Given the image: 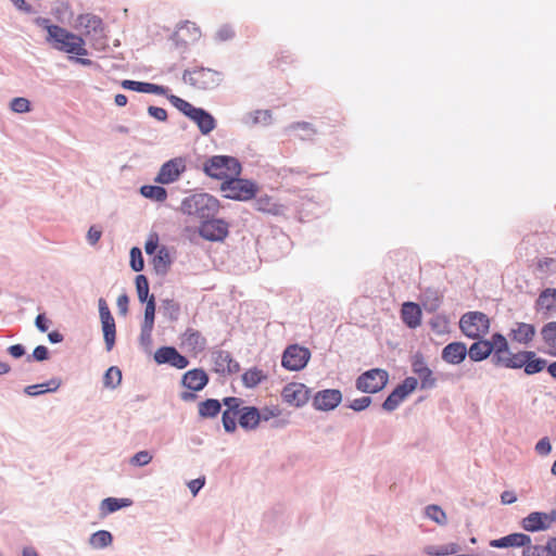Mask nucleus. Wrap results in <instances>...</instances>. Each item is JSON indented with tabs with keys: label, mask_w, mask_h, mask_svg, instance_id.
<instances>
[{
	"label": "nucleus",
	"mask_w": 556,
	"mask_h": 556,
	"mask_svg": "<svg viewBox=\"0 0 556 556\" xmlns=\"http://www.w3.org/2000/svg\"><path fill=\"white\" fill-rule=\"evenodd\" d=\"M342 400V394L337 389H327L316 393L313 405L319 410H331L336 408Z\"/></svg>",
	"instance_id": "dca6fc26"
},
{
	"label": "nucleus",
	"mask_w": 556,
	"mask_h": 556,
	"mask_svg": "<svg viewBox=\"0 0 556 556\" xmlns=\"http://www.w3.org/2000/svg\"><path fill=\"white\" fill-rule=\"evenodd\" d=\"M459 549L458 544L456 543H448L445 545L440 546H430L428 548V554L432 556H447V555H454Z\"/></svg>",
	"instance_id": "de8ad7c7"
},
{
	"label": "nucleus",
	"mask_w": 556,
	"mask_h": 556,
	"mask_svg": "<svg viewBox=\"0 0 556 556\" xmlns=\"http://www.w3.org/2000/svg\"><path fill=\"white\" fill-rule=\"evenodd\" d=\"M190 119L198 125L203 135L210 134L216 126L214 117L208 112L200 108L197 110V113L190 117Z\"/></svg>",
	"instance_id": "c85d7f7f"
},
{
	"label": "nucleus",
	"mask_w": 556,
	"mask_h": 556,
	"mask_svg": "<svg viewBox=\"0 0 556 556\" xmlns=\"http://www.w3.org/2000/svg\"><path fill=\"white\" fill-rule=\"evenodd\" d=\"M154 361L160 365L169 364L177 369H185L189 365L188 358L173 346L157 349L154 353Z\"/></svg>",
	"instance_id": "2eb2a0df"
},
{
	"label": "nucleus",
	"mask_w": 556,
	"mask_h": 556,
	"mask_svg": "<svg viewBox=\"0 0 556 556\" xmlns=\"http://www.w3.org/2000/svg\"><path fill=\"white\" fill-rule=\"evenodd\" d=\"M198 408L200 417L213 418L220 412V403L217 400L208 399L201 402Z\"/></svg>",
	"instance_id": "c9c22d12"
},
{
	"label": "nucleus",
	"mask_w": 556,
	"mask_h": 556,
	"mask_svg": "<svg viewBox=\"0 0 556 556\" xmlns=\"http://www.w3.org/2000/svg\"><path fill=\"white\" fill-rule=\"evenodd\" d=\"M389 380L384 369L375 368L365 371L356 380V388L364 393H377L382 390Z\"/></svg>",
	"instance_id": "0eeeda50"
},
{
	"label": "nucleus",
	"mask_w": 556,
	"mask_h": 556,
	"mask_svg": "<svg viewBox=\"0 0 556 556\" xmlns=\"http://www.w3.org/2000/svg\"><path fill=\"white\" fill-rule=\"evenodd\" d=\"M148 113L156 118L157 121H161V122H164L167 119V112L165 109L163 108H159V106H149L148 108Z\"/></svg>",
	"instance_id": "69168bd1"
},
{
	"label": "nucleus",
	"mask_w": 556,
	"mask_h": 556,
	"mask_svg": "<svg viewBox=\"0 0 556 556\" xmlns=\"http://www.w3.org/2000/svg\"><path fill=\"white\" fill-rule=\"evenodd\" d=\"M267 379L266 372L258 367H251L242 374V383L245 388L252 389Z\"/></svg>",
	"instance_id": "473e14b6"
},
{
	"label": "nucleus",
	"mask_w": 556,
	"mask_h": 556,
	"mask_svg": "<svg viewBox=\"0 0 556 556\" xmlns=\"http://www.w3.org/2000/svg\"><path fill=\"white\" fill-rule=\"evenodd\" d=\"M130 266L135 271H140L143 269L144 263L142 253L139 248H132L130 250Z\"/></svg>",
	"instance_id": "5fc2aeb1"
},
{
	"label": "nucleus",
	"mask_w": 556,
	"mask_h": 556,
	"mask_svg": "<svg viewBox=\"0 0 556 556\" xmlns=\"http://www.w3.org/2000/svg\"><path fill=\"white\" fill-rule=\"evenodd\" d=\"M136 289L140 302H147L149 299V281L146 276L138 275L136 277Z\"/></svg>",
	"instance_id": "09e8293b"
},
{
	"label": "nucleus",
	"mask_w": 556,
	"mask_h": 556,
	"mask_svg": "<svg viewBox=\"0 0 556 556\" xmlns=\"http://www.w3.org/2000/svg\"><path fill=\"white\" fill-rule=\"evenodd\" d=\"M556 308V289L547 288L542 291L536 300V309L552 312Z\"/></svg>",
	"instance_id": "72a5a7b5"
},
{
	"label": "nucleus",
	"mask_w": 556,
	"mask_h": 556,
	"mask_svg": "<svg viewBox=\"0 0 556 556\" xmlns=\"http://www.w3.org/2000/svg\"><path fill=\"white\" fill-rule=\"evenodd\" d=\"M220 208L219 201L208 193H195L184 199L180 211L200 219L214 217Z\"/></svg>",
	"instance_id": "f03ea898"
},
{
	"label": "nucleus",
	"mask_w": 556,
	"mask_h": 556,
	"mask_svg": "<svg viewBox=\"0 0 556 556\" xmlns=\"http://www.w3.org/2000/svg\"><path fill=\"white\" fill-rule=\"evenodd\" d=\"M122 381V371L118 367L112 366L110 367L103 378L104 386L108 388H115Z\"/></svg>",
	"instance_id": "49530a36"
},
{
	"label": "nucleus",
	"mask_w": 556,
	"mask_h": 556,
	"mask_svg": "<svg viewBox=\"0 0 556 556\" xmlns=\"http://www.w3.org/2000/svg\"><path fill=\"white\" fill-rule=\"evenodd\" d=\"M181 345L186 346L188 351L198 354L204 351L206 346V339L201 332L193 328H188L181 334Z\"/></svg>",
	"instance_id": "412c9836"
},
{
	"label": "nucleus",
	"mask_w": 556,
	"mask_h": 556,
	"mask_svg": "<svg viewBox=\"0 0 556 556\" xmlns=\"http://www.w3.org/2000/svg\"><path fill=\"white\" fill-rule=\"evenodd\" d=\"M412 367L414 374H416L420 380L421 389H432L435 386L437 379L433 376V371L428 367L421 355L414 357Z\"/></svg>",
	"instance_id": "6ab92c4d"
},
{
	"label": "nucleus",
	"mask_w": 556,
	"mask_h": 556,
	"mask_svg": "<svg viewBox=\"0 0 556 556\" xmlns=\"http://www.w3.org/2000/svg\"><path fill=\"white\" fill-rule=\"evenodd\" d=\"M151 460L152 455L148 451H140L131 457L130 464L134 466H144L148 465Z\"/></svg>",
	"instance_id": "4d7b16f0"
},
{
	"label": "nucleus",
	"mask_w": 556,
	"mask_h": 556,
	"mask_svg": "<svg viewBox=\"0 0 556 556\" xmlns=\"http://www.w3.org/2000/svg\"><path fill=\"white\" fill-rule=\"evenodd\" d=\"M311 358V352L307 348L292 344L288 346L281 359V365L292 371H299L303 369Z\"/></svg>",
	"instance_id": "6e6552de"
},
{
	"label": "nucleus",
	"mask_w": 556,
	"mask_h": 556,
	"mask_svg": "<svg viewBox=\"0 0 556 556\" xmlns=\"http://www.w3.org/2000/svg\"><path fill=\"white\" fill-rule=\"evenodd\" d=\"M535 333L536 330L533 325L519 321L515 323L510 328L508 337L513 342L521 345H528L533 341Z\"/></svg>",
	"instance_id": "a211bd4d"
},
{
	"label": "nucleus",
	"mask_w": 556,
	"mask_h": 556,
	"mask_svg": "<svg viewBox=\"0 0 556 556\" xmlns=\"http://www.w3.org/2000/svg\"><path fill=\"white\" fill-rule=\"evenodd\" d=\"M181 383L190 391H201L208 383V376L202 368H194L184 374Z\"/></svg>",
	"instance_id": "aec40b11"
},
{
	"label": "nucleus",
	"mask_w": 556,
	"mask_h": 556,
	"mask_svg": "<svg viewBox=\"0 0 556 556\" xmlns=\"http://www.w3.org/2000/svg\"><path fill=\"white\" fill-rule=\"evenodd\" d=\"M459 328L466 337L479 339L489 332L490 319L481 312H468L460 317Z\"/></svg>",
	"instance_id": "39448f33"
},
{
	"label": "nucleus",
	"mask_w": 556,
	"mask_h": 556,
	"mask_svg": "<svg viewBox=\"0 0 556 556\" xmlns=\"http://www.w3.org/2000/svg\"><path fill=\"white\" fill-rule=\"evenodd\" d=\"M417 386L418 380L415 377H407L396 388L401 391V393L404 394V396H407L408 394L416 390Z\"/></svg>",
	"instance_id": "6e6d98bb"
},
{
	"label": "nucleus",
	"mask_w": 556,
	"mask_h": 556,
	"mask_svg": "<svg viewBox=\"0 0 556 556\" xmlns=\"http://www.w3.org/2000/svg\"><path fill=\"white\" fill-rule=\"evenodd\" d=\"M543 546L546 556H556V536L549 538Z\"/></svg>",
	"instance_id": "774afa93"
},
{
	"label": "nucleus",
	"mask_w": 556,
	"mask_h": 556,
	"mask_svg": "<svg viewBox=\"0 0 556 556\" xmlns=\"http://www.w3.org/2000/svg\"><path fill=\"white\" fill-rule=\"evenodd\" d=\"M371 403V399L369 396H362L359 399H355L351 402L350 407L353 410L361 412L366 409Z\"/></svg>",
	"instance_id": "052dcab7"
},
{
	"label": "nucleus",
	"mask_w": 556,
	"mask_h": 556,
	"mask_svg": "<svg viewBox=\"0 0 556 556\" xmlns=\"http://www.w3.org/2000/svg\"><path fill=\"white\" fill-rule=\"evenodd\" d=\"M122 87L124 89L134 90L138 92H144V93H154V94H166L167 88L151 84V83H142V81H136V80H128L125 79L122 81Z\"/></svg>",
	"instance_id": "a878e982"
},
{
	"label": "nucleus",
	"mask_w": 556,
	"mask_h": 556,
	"mask_svg": "<svg viewBox=\"0 0 556 556\" xmlns=\"http://www.w3.org/2000/svg\"><path fill=\"white\" fill-rule=\"evenodd\" d=\"M426 514L431 520H433L438 525L442 526V525H445L447 521L446 515L440 506H437V505L428 506L426 508Z\"/></svg>",
	"instance_id": "8fccbe9b"
},
{
	"label": "nucleus",
	"mask_w": 556,
	"mask_h": 556,
	"mask_svg": "<svg viewBox=\"0 0 556 556\" xmlns=\"http://www.w3.org/2000/svg\"><path fill=\"white\" fill-rule=\"evenodd\" d=\"M406 396H404L401 391L395 388L389 396L386 399V401L382 404L383 409L388 412L394 410L404 400Z\"/></svg>",
	"instance_id": "a18cd8bd"
},
{
	"label": "nucleus",
	"mask_w": 556,
	"mask_h": 556,
	"mask_svg": "<svg viewBox=\"0 0 556 556\" xmlns=\"http://www.w3.org/2000/svg\"><path fill=\"white\" fill-rule=\"evenodd\" d=\"M48 355L49 351L45 345H38L37 348H35L33 352V358L38 362L46 361L48 358Z\"/></svg>",
	"instance_id": "338daca9"
},
{
	"label": "nucleus",
	"mask_w": 556,
	"mask_h": 556,
	"mask_svg": "<svg viewBox=\"0 0 556 556\" xmlns=\"http://www.w3.org/2000/svg\"><path fill=\"white\" fill-rule=\"evenodd\" d=\"M220 190L226 198L238 201H248L256 193V187L253 182L238 177L227 178L222 182Z\"/></svg>",
	"instance_id": "423d86ee"
},
{
	"label": "nucleus",
	"mask_w": 556,
	"mask_h": 556,
	"mask_svg": "<svg viewBox=\"0 0 556 556\" xmlns=\"http://www.w3.org/2000/svg\"><path fill=\"white\" fill-rule=\"evenodd\" d=\"M401 317L403 323L409 328H417L421 325L420 306L413 302H406L402 305Z\"/></svg>",
	"instance_id": "393cba45"
},
{
	"label": "nucleus",
	"mask_w": 556,
	"mask_h": 556,
	"mask_svg": "<svg viewBox=\"0 0 556 556\" xmlns=\"http://www.w3.org/2000/svg\"><path fill=\"white\" fill-rule=\"evenodd\" d=\"M556 520L554 515L533 511L521 520V528L528 532L545 531L551 528L552 523Z\"/></svg>",
	"instance_id": "4468645a"
},
{
	"label": "nucleus",
	"mask_w": 556,
	"mask_h": 556,
	"mask_svg": "<svg viewBox=\"0 0 556 556\" xmlns=\"http://www.w3.org/2000/svg\"><path fill=\"white\" fill-rule=\"evenodd\" d=\"M168 100L177 110H179L181 113H184L189 118L194 113H197V110L199 109V108H194L191 103H189L188 101H186L175 94L168 96Z\"/></svg>",
	"instance_id": "79ce46f5"
},
{
	"label": "nucleus",
	"mask_w": 556,
	"mask_h": 556,
	"mask_svg": "<svg viewBox=\"0 0 556 556\" xmlns=\"http://www.w3.org/2000/svg\"><path fill=\"white\" fill-rule=\"evenodd\" d=\"M467 352L470 359L475 362H480L492 354L493 346L490 345L488 340H479L471 344V346L467 349Z\"/></svg>",
	"instance_id": "c756f323"
},
{
	"label": "nucleus",
	"mask_w": 556,
	"mask_h": 556,
	"mask_svg": "<svg viewBox=\"0 0 556 556\" xmlns=\"http://www.w3.org/2000/svg\"><path fill=\"white\" fill-rule=\"evenodd\" d=\"M254 207L258 212L270 214L274 216L281 215L285 211L282 204L277 203L273 198L268 195H262L257 198L254 202Z\"/></svg>",
	"instance_id": "cd10ccee"
},
{
	"label": "nucleus",
	"mask_w": 556,
	"mask_h": 556,
	"mask_svg": "<svg viewBox=\"0 0 556 556\" xmlns=\"http://www.w3.org/2000/svg\"><path fill=\"white\" fill-rule=\"evenodd\" d=\"M146 303L147 304H146V309H144L143 332L149 334V332H152L153 326H154V316H155L154 296L151 295Z\"/></svg>",
	"instance_id": "58836bf2"
},
{
	"label": "nucleus",
	"mask_w": 556,
	"mask_h": 556,
	"mask_svg": "<svg viewBox=\"0 0 556 556\" xmlns=\"http://www.w3.org/2000/svg\"><path fill=\"white\" fill-rule=\"evenodd\" d=\"M467 346L463 342L448 343L442 350V359L451 365L460 364L467 356Z\"/></svg>",
	"instance_id": "4be33fe9"
},
{
	"label": "nucleus",
	"mask_w": 556,
	"mask_h": 556,
	"mask_svg": "<svg viewBox=\"0 0 556 556\" xmlns=\"http://www.w3.org/2000/svg\"><path fill=\"white\" fill-rule=\"evenodd\" d=\"M527 359L523 368L527 375L539 374L547 367L546 359L539 357L535 352H533V357H527Z\"/></svg>",
	"instance_id": "a19ab883"
},
{
	"label": "nucleus",
	"mask_w": 556,
	"mask_h": 556,
	"mask_svg": "<svg viewBox=\"0 0 556 556\" xmlns=\"http://www.w3.org/2000/svg\"><path fill=\"white\" fill-rule=\"evenodd\" d=\"M48 40L53 45V48L77 56L87 55L86 43L83 37L75 35L67 29L58 25H50L47 27ZM76 63L84 66H91L93 62L90 59L85 58H71Z\"/></svg>",
	"instance_id": "f257e3e1"
},
{
	"label": "nucleus",
	"mask_w": 556,
	"mask_h": 556,
	"mask_svg": "<svg viewBox=\"0 0 556 556\" xmlns=\"http://www.w3.org/2000/svg\"><path fill=\"white\" fill-rule=\"evenodd\" d=\"M201 37V30L195 23L186 21L178 25L177 29L172 36L176 47L186 48L194 43Z\"/></svg>",
	"instance_id": "f8f14e48"
},
{
	"label": "nucleus",
	"mask_w": 556,
	"mask_h": 556,
	"mask_svg": "<svg viewBox=\"0 0 556 556\" xmlns=\"http://www.w3.org/2000/svg\"><path fill=\"white\" fill-rule=\"evenodd\" d=\"M78 21H79V25L85 29V33H84L85 36H89L91 33L102 34V31H103L101 18H99L94 15H91V14L80 15Z\"/></svg>",
	"instance_id": "f704fd0d"
},
{
	"label": "nucleus",
	"mask_w": 556,
	"mask_h": 556,
	"mask_svg": "<svg viewBox=\"0 0 556 556\" xmlns=\"http://www.w3.org/2000/svg\"><path fill=\"white\" fill-rule=\"evenodd\" d=\"M131 504L128 498H115L108 497L101 502V510L104 515L114 513L123 507H127Z\"/></svg>",
	"instance_id": "e433bc0d"
},
{
	"label": "nucleus",
	"mask_w": 556,
	"mask_h": 556,
	"mask_svg": "<svg viewBox=\"0 0 556 556\" xmlns=\"http://www.w3.org/2000/svg\"><path fill=\"white\" fill-rule=\"evenodd\" d=\"M527 357H533V351H518L516 353L509 351L495 365L510 369L525 368Z\"/></svg>",
	"instance_id": "b1692460"
},
{
	"label": "nucleus",
	"mask_w": 556,
	"mask_h": 556,
	"mask_svg": "<svg viewBox=\"0 0 556 556\" xmlns=\"http://www.w3.org/2000/svg\"><path fill=\"white\" fill-rule=\"evenodd\" d=\"M535 451L540 455H548L552 451V445L548 440V438H542L536 444H535Z\"/></svg>",
	"instance_id": "0e129e2a"
},
{
	"label": "nucleus",
	"mask_w": 556,
	"mask_h": 556,
	"mask_svg": "<svg viewBox=\"0 0 556 556\" xmlns=\"http://www.w3.org/2000/svg\"><path fill=\"white\" fill-rule=\"evenodd\" d=\"M10 108L13 112L26 113L30 111V102L26 98L17 97L11 101Z\"/></svg>",
	"instance_id": "864d4df0"
},
{
	"label": "nucleus",
	"mask_w": 556,
	"mask_h": 556,
	"mask_svg": "<svg viewBox=\"0 0 556 556\" xmlns=\"http://www.w3.org/2000/svg\"><path fill=\"white\" fill-rule=\"evenodd\" d=\"M522 556H546L544 546L533 545L532 542L523 546Z\"/></svg>",
	"instance_id": "13d9d810"
},
{
	"label": "nucleus",
	"mask_w": 556,
	"mask_h": 556,
	"mask_svg": "<svg viewBox=\"0 0 556 556\" xmlns=\"http://www.w3.org/2000/svg\"><path fill=\"white\" fill-rule=\"evenodd\" d=\"M489 343L493 346L492 353L494 364L510 351L507 339L501 333H494Z\"/></svg>",
	"instance_id": "2f4dec72"
},
{
	"label": "nucleus",
	"mask_w": 556,
	"mask_h": 556,
	"mask_svg": "<svg viewBox=\"0 0 556 556\" xmlns=\"http://www.w3.org/2000/svg\"><path fill=\"white\" fill-rule=\"evenodd\" d=\"M556 265V260L553 257H544L538 261L536 269L541 274H547L552 270V267Z\"/></svg>",
	"instance_id": "bf43d9fd"
},
{
	"label": "nucleus",
	"mask_w": 556,
	"mask_h": 556,
	"mask_svg": "<svg viewBox=\"0 0 556 556\" xmlns=\"http://www.w3.org/2000/svg\"><path fill=\"white\" fill-rule=\"evenodd\" d=\"M186 84L199 90H213L218 87L223 80V74L218 71L207 67H197L186 70L182 74Z\"/></svg>",
	"instance_id": "20e7f679"
},
{
	"label": "nucleus",
	"mask_w": 556,
	"mask_h": 556,
	"mask_svg": "<svg viewBox=\"0 0 556 556\" xmlns=\"http://www.w3.org/2000/svg\"><path fill=\"white\" fill-rule=\"evenodd\" d=\"M223 402H224V405L227 406L226 410H232V412L240 414V410L242 409V408H240L241 403H242L241 399L229 396V397H225L223 400Z\"/></svg>",
	"instance_id": "e2e57ef3"
},
{
	"label": "nucleus",
	"mask_w": 556,
	"mask_h": 556,
	"mask_svg": "<svg viewBox=\"0 0 556 556\" xmlns=\"http://www.w3.org/2000/svg\"><path fill=\"white\" fill-rule=\"evenodd\" d=\"M213 363L216 372L237 374L240 370L239 363L233 359L228 351L219 350L213 353Z\"/></svg>",
	"instance_id": "f3484780"
},
{
	"label": "nucleus",
	"mask_w": 556,
	"mask_h": 556,
	"mask_svg": "<svg viewBox=\"0 0 556 556\" xmlns=\"http://www.w3.org/2000/svg\"><path fill=\"white\" fill-rule=\"evenodd\" d=\"M153 265L157 271H166L169 265V256L164 248L161 249L156 256L154 257Z\"/></svg>",
	"instance_id": "3c124183"
},
{
	"label": "nucleus",
	"mask_w": 556,
	"mask_h": 556,
	"mask_svg": "<svg viewBox=\"0 0 556 556\" xmlns=\"http://www.w3.org/2000/svg\"><path fill=\"white\" fill-rule=\"evenodd\" d=\"M261 413V420H269L271 418L278 417L281 415V409L278 406L264 407Z\"/></svg>",
	"instance_id": "680f3d73"
},
{
	"label": "nucleus",
	"mask_w": 556,
	"mask_h": 556,
	"mask_svg": "<svg viewBox=\"0 0 556 556\" xmlns=\"http://www.w3.org/2000/svg\"><path fill=\"white\" fill-rule=\"evenodd\" d=\"M271 122V112L268 110H256L249 115V124L254 125H269Z\"/></svg>",
	"instance_id": "c03bdc74"
},
{
	"label": "nucleus",
	"mask_w": 556,
	"mask_h": 556,
	"mask_svg": "<svg viewBox=\"0 0 556 556\" xmlns=\"http://www.w3.org/2000/svg\"><path fill=\"white\" fill-rule=\"evenodd\" d=\"M99 313L105 346L108 351H111L115 344L116 327L114 317L104 299H99Z\"/></svg>",
	"instance_id": "9d476101"
},
{
	"label": "nucleus",
	"mask_w": 556,
	"mask_h": 556,
	"mask_svg": "<svg viewBox=\"0 0 556 556\" xmlns=\"http://www.w3.org/2000/svg\"><path fill=\"white\" fill-rule=\"evenodd\" d=\"M261 421V413L254 406L242 407L239 414V425L247 429H255Z\"/></svg>",
	"instance_id": "bb28decb"
},
{
	"label": "nucleus",
	"mask_w": 556,
	"mask_h": 556,
	"mask_svg": "<svg viewBox=\"0 0 556 556\" xmlns=\"http://www.w3.org/2000/svg\"><path fill=\"white\" fill-rule=\"evenodd\" d=\"M239 419V413L225 410L223 413V426L227 432H233L237 428L236 419Z\"/></svg>",
	"instance_id": "603ef678"
},
{
	"label": "nucleus",
	"mask_w": 556,
	"mask_h": 556,
	"mask_svg": "<svg viewBox=\"0 0 556 556\" xmlns=\"http://www.w3.org/2000/svg\"><path fill=\"white\" fill-rule=\"evenodd\" d=\"M199 233L207 241H223L229 233L228 224L223 219L204 220L199 227Z\"/></svg>",
	"instance_id": "ddd939ff"
},
{
	"label": "nucleus",
	"mask_w": 556,
	"mask_h": 556,
	"mask_svg": "<svg viewBox=\"0 0 556 556\" xmlns=\"http://www.w3.org/2000/svg\"><path fill=\"white\" fill-rule=\"evenodd\" d=\"M203 172L211 178L225 181L227 178L239 177L241 164L233 156L214 155L204 162Z\"/></svg>",
	"instance_id": "7ed1b4c3"
},
{
	"label": "nucleus",
	"mask_w": 556,
	"mask_h": 556,
	"mask_svg": "<svg viewBox=\"0 0 556 556\" xmlns=\"http://www.w3.org/2000/svg\"><path fill=\"white\" fill-rule=\"evenodd\" d=\"M541 334L547 346L546 353L556 357V321H549L544 325Z\"/></svg>",
	"instance_id": "7c9ffc66"
},
{
	"label": "nucleus",
	"mask_w": 556,
	"mask_h": 556,
	"mask_svg": "<svg viewBox=\"0 0 556 556\" xmlns=\"http://www.w3.org/2000/svg\"><path fill=\"white\" fill-rule=\"evenodd\" d=\"M113 541V536L109 531L100 530L90 536V544L94 548H103L109 546Z\"/></svg>",
	"instance_id": "37998d69"
},
{
	"label": "nucleus",
	"mask_w": 556,
	"mask_h": 556,
	"mask_svg": "<svg viewBox=\"0 0 556 556\" xmlns=\"http://www.w3.org/2000/svg\"><path fill=\"white\" fill-rule=\"evenodd\" d=\"M60 387V381L56 379H51L46 383L33 384L28 386L25 389V392L30 396H36L46 392H52L58 390Z\"/></svg>",
	"instance_id": "4c0bfd02"
},
{
	"label": "nucleus",
	"mask_w": 556,
	"mask_h": 556,
	"mask_svg": "<svg viewBox=\"0 0 556 556\" xmlns=\"http://www.w3.org/2000/svg\"><path fill=\"white\" fill-rule=\"evenodd\" d=\"M529 543H531V538L528 534L518 532L492 540L490 546L495 548L523 547Z\"/></svg>",
	"instance_id": "5701e85b"
},
{
	"label": "nucleus",
	"mask_w": 556,
	"mask_h": 556,
	"mask_svg": "<svg viewBox=\"0 0 556 556\" xmlns=\"http://www.w3.org/2000/svg\"><path fill=\"white\" fill-rule=\"evenodd\" d=\"M281 397L290 406L301 407L309 400V390L300 382H290L283 387Z\"/></svg>",
	"instance_id": "9b49d317"
},
{
	"label": "nucleus",
	"mask_w": 556,
	"mask_h": 556,
	"mask_svg": "<svg viewBox=\"0 0 556 556\" xmlns=\"http://www.w3.org/2000/svg\"><path fill=\"white\" fill-rule=\"evenodd\" d=\"M140 192L144 198L156 202H164L167 199V191L161 186H142Z\"/></svg>",
	"instance_id": "ea45409f"
},
{
	"label": "nucleus",
	"mask_w": 556,
	"mask_h": 556,
	"mask_svg": "<svg viewBox=\"0 0 556 556\" xmlns=\"http://www.w3.org/2000/svg\"><path fill=\"white\" fill-rule=\"evenodd\" d=\"M186 169V159L182 156L174 157L161 166L155 181L163 185L175 182L180 178L181 174H184Z\"/></svg>",
	"instance_id": "1a4fd4ad"
}]
</instances>
